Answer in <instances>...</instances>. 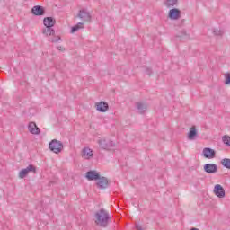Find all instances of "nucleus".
Wrapping results in <instances>:
<instances>
[{
    "label": "nucleus",
    "mask_w": 230,
    "mask_h": 230,
    "mask_svg": "<svg viewBox=\"0 0 230 230\" xmlns=\"http://www.w3.org/2000/svg\"><path fill=\"white\" fill-rule=\"evenodd\" d=\"M57 49H58V51H66V48H64L62 46H58Z\"/></svg>",
    "instance_id": "cd10ccee"
},
{
    "label": "nucleus",
    "mask_w": 230,
    "mask_h": 230,
    "mask_svg": "<svg viewBox=\"0 0 230 230\" xmlns=\"http://www.w3.org/2000/svg\"><path fill=\"white\" fill-rule=\"evenodd\" d=\"M178 0H165L164 4L166 8H173L177 4Z\"/></svg>",
    "instance_id": "6ab92c4d"
},
{
    "label": "nucleus",
    "mask_w": 230,
    "mask_h": 230,
    "mask_svg": "<svg viewBox=\"0 0 230 230\" xmlns=\"http://www.w3.org/2000/svg\"><path fill=\"white\" fill-rule=\"evenodd\" d=\"M49 148L54 154H60L64 150V144L57 139H53L49 142Z\"/></svg>",
    "instance_id": "7ed1b4c3"
},
{
    "label": "nucleus",
    "mask_w": 230,
    "mask_h": 230,
    "mask_svg": "<svg viewBox=\"0 0 230 230\" xmlns=\"http://www.w3.org/2000/svg\"><path fill=\"white\" fill-rule=\"evenodd\" d=\"M96 110L99 112H107L109 111V103L103 101L96 102Z\"/></svg>",
    "instance_id": "f8f14e48"
},
{
    "label": "nucleus",
    "mask_w": 230,
    "mask_h": 230,
    "mask_svg": "<svg viewBox=\"0 0 230 230\" xmlns=\"http://www.w3.org/2000/svg\"><path fill=\"white\" fill-rule=\"evenodd\" d=\"M43 24L45 28L42 30L43 35H46V37H51V35H55V29H53V26L57 24V20L53 17H45L43 19Z\"/></svg>",
    "instance_id": "f257e3e1"
},
{
    "label": "nucleus",
    "mask_w": 230,
    "mask_h": 230,
    "mask_svg": "<svg viewBox=\"0 0 230 230\" xmlns=\"http://www.w3.org/2000/svg\"><path fill=\"white\" fill-rule=\"evenodd\" d=\"M146 73L150 76L152 75V68H146Z\"/></svg>",
    "instance_id": "bb28decb"
},
{
    "label": "nucleus",
    "mask_w": 230,
    "mask_h": 230,
    "mask_svg": "<svg viewBox=\"0 0 230 230\" xmlns=\"http://www.w3.org/2000/svg\"><path fill=\"white\" fill-rule=\"evenodd\" d=\"M168 17L172 21H177V20L181 19V10H179L177 8L171 9L169 11Z\"/></svg>",
    "instance_id": "9d476101"
},
{
    "label": "nucleus",
    "mask_w": 230,
    "mask_h": 230,
    "mask_svg": "<svg viewBox=\"0 0 230 230\" xmlns=\"http://www.w3.org/2000/svg\"><path fill=\"white\" fill-rule=\"evenodd\" d=\"M190 230H199V228H196V227H192L190 228Z\"/></svg>",
    "instance_id": "c756f323"
},
{
    "label": "nucleus",
    "mask_w": 230,
    "mask_h": 230,
    "mask_svg": "<svg viewBox=\"0 0 230 230\" xmlns=\"http://www.w3.org/2000/svg\"><path fill=\"white\" fill-rule=\"evenodd\" d=\"M221 164L224 166V168H226L227 170H230V159L229 158H224L221 160Z\"/></svg>",
    "instance_id": "aec40b11"
},
{
    "label": "nucleus",
    "mask_w": 230,
    "mask_h": 230,
    "mask_svg": "<svg viewBox=\"0 0 230 230\" xmlns=\"http://www.w3.org/2000/svg\"><path fill=\"white\" fill-rule=\"evenodd\" d=\"M202 154L205 159H215L217 155V151H215L214 149H211L210 147H205L203 149Z\"/></svg>",
    "instance_id": "1a4fd4ad"
},
{
    "label": "nucleus",
    "mask_w": 230,
    "mask_h": 230,
    "mask_svg": "<svg viewBox=\"0 0 230 230\" xmlns=\"http://www.w3.org/2000/svg\"><path fill=\"white\" fill-rule=\"evenodd\" d=\"M109 179L105 176H99V179H97L96 186L99 188V190H107L109 188Z\"/></svg>",
    "instance_id": "39448f33"
},
{
    "label": "nucleus",
    "mask_w": 230,
    "mask_h": 230,
    "mask_svg": "<svg viewBox=\"0 0 230 230\" xmlns=\"http://www.w3.org/2000/svg\"><path fill=\"white\" fill-rule=\"evenodd\" d=\"M203 170L206 173H217V172H218V165H217V164H207L203 166Z\"/></svg>",
    "instance_id": "0eeeda50"
},
{
    "label": "nucleus",
    "mask_w": 230,
    "mask_h": 230,
    "mask_svg": "<svg viewBox=\"0 0 230 230\" xmlns=\"http://www.w3.org/2000/svg\"><path fill=\"white\" fill-rule=\"evenodd\" d=\"M225 84L226 85H230V73H227L225 75Z\"/></svg>",
    "instance_id": "393cba45"
},
{
    "label": "nucleus",
    "mask_w": 230,
    "mask_h": 230,
    "mask_svg": "<svg viewBox=\"0 0 230 230\" xmlns=\"http://www.w3.org/2000/svg\"><path fill=\"white\" fill-rule=\"evenodd\" d=\"M31 13H33V15H36V16H40L46 13V10L41 5H35L31 9Z\"/></svg>",
    "instance_id": "ddd939ff"
},
{
    "label": "nucleus",
    "mask_w": 230,
    "mask_h": 230,
    "mask_svg": "<svg viewBox=\"0 0 230 230\" xmlns=\"http://www.w3.org/2000/svg\"><path fill=\"white\" fill-rule=\"evenodd\" d=\"M213 191L218 199H224V197H226V190H224V187L220 184H216Z\"/></svg>",
    "instance_id": "6e6552de"
},
{
    "label": "nucleus",
    "mask_w": 230,
    "mask_h": 230,
    "mask_svg": "<svg viewBox=\"0 0 230 230\" xmlns=\"http://www.w3.org/2000/svg\"><path fill=\"white\" fill-rule=\"evenodd\" d=\"M195 137H197V128L192 126L188 133V139H190V141H193Z\"/></svg>",
    "instance_id": "dca6fc26"
},
{
    "label": "nucleus",
    "mask_w": 230,
    "mask_h": 230,
    "mask_svg": "<svg viewBox=\"0 0 230 230\" xmlns=\"http://www.w3.org/2000/svg\"><path fill=\"white\" fill-rule=\"evenodd\" d=\"M95 223L101 227H107L109 226V220H111V216L109 212H106L105 209H101L95 213Z\"/></svg>",
    "instance_id": "f03ea898"
},
{
    "label": "nucleus",
    "mask_w": 230,
    "mask_h": 230,
    "mask_svg": "<svg viewBox=\"0 0 230 230\" xmlns=\"http://www.w3.org/2000/svg\"><path fill=\"white\" fill-rule=\"evenodd\" d=\"M136 229L137 230H143V227L141 226H139V225H137L136 226Z\"/></svg>",
    "instance_id": "c85d7f7f"
},
{
    "label": "nucleus",
    "mask_w": 230,
    "mask_h": 230,
    "mask_svg": "<svg viewBox=\"0 0 230 230\" xmlns=\"http://www.w3.org/2000/svg\"><path fill=\"white\" fill-rule=\"evenodd\" d=\"M84 22H78L76 25L73 26L71 28V33H76V31H78V30H82V28H84Z\"/></svg>",
    "instance_id": "a211bd4d"
},
{
    "label": "nucleus",
    "mask_w": 230,
    "mask_h": 230,
    "mask_svg": "<svg viewBox=\"0 0 230 230\" xmlns=\"http://www.w3.org/2000/svg\"><path fill=\"white\" fill-rule=\"evenodd\" d=\"M59 40H62V39L60 38V36H57L56 38L51 40V42L56 43V42H58Z\"/></svg>",
    "instance_id": "a878e982"
},
{
    "label": "nucleus",
    "mask_w": 230,
    "mask_h": 230,
    "mask_svg": "<svg viewBox=\"0 0 230 230\" xmlns=\"http://www.w3.org/2000/svg\"><path fill=\"white\" fill-rule=\"evenodd\" d=\"M28 130L29 132H31V134H33V135L40 134V129H39V127H37V124L35 122L29 123Z\"/></svg>",
    "instance_id": "4468645a"
},
{
    "label": "nucleus",
    "mask_w": 230,
    "mask_h": 230,
    "mask_svg": "<svg viewBox=\"0 0 230 230\" xmlns=\"http://www.w3.org/2000/svg\"><path fill=\"white\" fill-rule=\"evenodd\" d=\"M77 17L81 19V21H84V22H91V13L87 12L85 9H82L79 11Z\"/></svg>",
    "instance_id": "423d86ee"
},
{
    "label": "nucleus",
    "mask_w": 230,
    "mask_h": 230,
    "mask_svg": "<svg viewBox=\"0 0 230 230\" xmlns=\"http://www.w3.org/2000/svg\"><path fill=\"white\" fill-rule=\"evenodd\" d=\"M136 107H137V111H139L140 114H143L145 112V111H146V104H145L143 102H137Z\"/></svg>",
    "instance_id": "f3484780"
},
{
    "label": "nucleus",
    "mask_w": 230,
    "mask_h": 230,
    "mask_svg": "<svg viewBox=\"0 0 230 230\" xmlns=\"http://www.w3.org/2000/svg\"><path fill=\"white\" fill-rule=\"evenodd\" d=\"M28 171L25 169H22L19 172V178L20 179H24L28 175Z\"/></svg>",
    "instance_id": "5701e85b"
},
{
    "label": "nucleus",
    "mask_w": 230,
    "mask_h": 230,
    "mask_svg": "<svg viewBox=\"0 0 230 230\" xmlns=\"http://www.w3.org/2000/svg\"><path fill=\"white\" fill-rule=\"evenodd\" d=\"M98 145L100 148H102V150H109L116 146V144L110 139H100L98 140Z\"/></svg>",
    "instance_id": "20e7f679"
},
{
    "label": "nucleus",
    "mask_w": 230,
    "mask_h": 230,
    "mask_svg": "<svg viewBox=\"0 0 230 230\" xmlns=\"http://www.w3.org/2000/svg\"><path fill=\"white\" fill-rule=\"evenodd\" d=\"M100 174L95 170H90L86 172L85 178L87 181H98L100 179Z\"/></svg>",
    "instance_id": "9b49d317"
},
{
    "label": "nucleus",
    "mask_w": 230,
    "mask_h": 230,
    "mask_svg": "<svg viewBox=\"0 0 230 230\" xmlns=\"http://www.w3.org/2000/svg\"><path fill=\"white\" fill-rule=\"evenodd\" d=\"M25 170H27V173H29V172H32V173H37V167H35V165L33 164H30L28 167L25 168Z\"/></svg>",
    "instance_id": "4be33fe9"
},
{
    "label": "nucleus",
    "mask_w": 230,
    "mask_h": 230,
    "mask_svg": "<svg viewBox=\"0 0 230 230\" xmlns=\"http://www.w3.org/2000/svg\"><path fill=\"white\" fill-rule=\"evenodd\" d=\"M93 155H94V153L93 152V150L89 147H84L82 150V156L85 157V159H91V157H93Z\"/></svg>",
    "instance_id": "2eb2a0df"
},
{
    "label": "nucleus",
    "mask_w": 230,
    "mask_h": 230,
    "mask_svg": "<svg viewBox=\"0 0 230 230\" xmlns=\"http://www.w3.org/2000/svg\"><path fill=\"white\" fill-rule=\"evenodd\" d=\"M222 141L226 146H230V137L227 135L223 136Z\"/></svg>",
    "instance_id": "412c9836"
},
{
    "label": "nucleus",
    "mask_w": 230,
    "mask_h": 230,
    "mask_svg": "<svg viewBox=\"0 0 230 230\" xmlns=\"http://www.w3.org/2000/svg\"><path fill=\"white\" fill-rule=\"evenodd\" d=\"M213 33L217 37H222L224 35V31L218 29H214Z\"/></svg>",
    "instance_id": "b1692460"
}]
</instances>
